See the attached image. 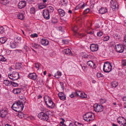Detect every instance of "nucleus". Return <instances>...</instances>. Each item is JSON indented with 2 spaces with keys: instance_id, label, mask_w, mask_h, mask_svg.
<instances>
[{
  "instance_id": "f257e3e1",
  "label": "nucleus",
  "mask_w": 126,
  "mask_h": 126,
  "mask_svg": "<svg viewBox=\"0 0 126 126\" xmlns=\"http://www.w3.org/2000/svg\"><path fill=\"white\" fill-rule=\"evenodd\" d=\"M24 106L23 102L19 101L14 103L12 106V108L15 111L21 112L23 110Z\"/></svg>"
},
{
  "instance_id": "f03ea898",
  "label": "nucleus",
  "mask_w": 126,
  "mask_h": 126,
  "mask_svg": "<svg viewBox=\"0 0 126 126\" xmlns=\"http://www.w3.org/2000/svg\"><path fill=\"white\" fill-rule=\"evenodd\" d=\"M44 98L45 102L49 108H54L55 104L52 101L50 97L48 96H46Z\"/></svg>"
},
{
  "instance_id": "7ed1b4c3",
  "label": "nucleus",
  "mask_w": 126,
  "mask_h": 126,
  "mask_svg": "<svg viewBox=\"0 0 126 126\" xmlns=\"http://www.w3.org/2000/svg\"><path fill=\"white\" fill-rule=\"evenodd\" d=\"M84 119L87 122L92 120L94 119V115L92 113L89 112L86 113L83 116Z\"/></svg>"
},
{
  "instance_id": "20e7f679",
  "label": "nucleus",
  "mask_w": 126,
  "mask_h": 126,
  "mask_svg": "<svg viewBox=\"0 0 126 126\" xmlns=\"http://www.w3.org/2000/svg\"><path fill=\"white\" fill-rule=\"evenodd\" d=\"M49 111H47L45 112H41L38 114V117L42 120L47 121L48 119L47 114Z\"/></svg>"
},
{
  "instance_id": "39448f33",
  "label": "nucleus",
  "mask_w": 126,
  "mask_h": 126,
  "mask_svg": "<svg viewBox=\"0 0 126 126\" xmlns=\"http://www.w3.org/2000/svg\"><path fill=\"white\" fill-rule=\"evenodd\" d=\"M112 67V66L111 63L106 62L104 65L103 70L105 72H109L111 70Z\"/></svg>"
},
{
  "instance_id": "423d86ee",
  "label": "nucleus",
  "mask_w": 126,
  "mask_h": 126,
  "mask_svg": "<svg viewBox=\"0 0 126 126\" xmlns=\"http://www.w3.org/2000/svg\"><path fill=\"white\" fill-rule=\"evenodd\" d=\"M8 77L13 80H17L19 78V75L17 72H13L12 74H8Z\"/></svg>"
},
{
  "instance_id": "0eeeda50",
  "label": "nucleus",
  "mask_w": 126,
  "mask_h": 126,
  "mask_svg": "<svg viewBox=\"0 0 126 126\" xmlns=\"http://www.w3.org/2000/svg\"><path fill=\"white\" fill-rule=\"evenodd\" d=\"M124 47L122 44H117L115 45V48L116 51L119 53H122L124 50Z\"/></svg>"
},
{
  "instance_id": "6e6552de",
  "label": "nucleus",
  "mask_w": 126,
  "mask_h": 126,
  "mask_svg": "<svg viewBox=\"0 0 126 126\" xmlns=\"http://www.w3.org/2000/svg\"><path fill=\"white\" fill-rule=\"evenodd\" d=\"M94 110L97 112H101L103 110V106L99 105L97 104H95L94 107Z\"/></svg>"
},
{
  "instance_id": "1a4fd4ad",
  "label": "nucleus",
  "mask_w": 126,
  "mask_h": 126,
  "mask_svg": "<svg viewBox=\"0 0 126 126\" xmlns=\"http://www.w3.org/2000/svg\"><path fill=\"white\" fill-rule=\"evenodd\" d=\"M117 122L121 126H123V125L126 124V120L125 119L122 117H118L117 119Z\"/></svg>"
},
{
  "instance_id": "9d476101",
  "label": "nucleus",
  "mask_w": 126,
  "mask_h": 126,
  "mask_svg": "<svg viewBox=\"0 0 126 126\" xmlns=\"http://www.w3.org/2000/svg\"><path fill=\"white\" fill-rule=\"evenodd\" d=\"M8 110L6 108H4L1 110L0 111V116L2 118L5 117L8 113Z\"/></svg>"
},
{
  "instance_id": "9b49d317",
  "label": "nucleus",
  "mask_w": 126,
  "mask_h": 126,
  "mask_svg": "<svg viewBox=\"0 0 126 126\" xmlns=\"http://www.w3.org/2000/svg\"><path fill=\"white\" fill-rule=\"evenodd\" d=\"M84 94V93L79 91H76L75 92L72 93L70 95V96L71 98L75 97L76 95L80 97L81 94Z\"/></svg>"
},
{
  "instance_id": "f8f14e48",
  "label": "nucleus",
  "mask_w": 126,
  "mask_h": 126,
  "mask_svg": "<svg viewBox=\"0 0 126 126\" xmlns=\"http://www.w3.org/2000/svg\"><path fill=\"white\" fill-rule=\"evenodd\" d=\"M110 3L111 4V7L112 9H118L119 6L116 1V0H112L111 1Z\"/></svg>"
},
{
  "instance_id": "ddd939ff",
  "label": "nucleus",
  "mask_w": 126,
  "mask_h": 126,
  "mask_svg": "<svg viewBox=\"0 0 126 126\" xmlns=\"http://www.w3.org/2000/svg\"><path fill=\"white\" fill-rule=\"evenodd\" d=\"M78 29V28L76 26H74V27L72 28V30L74 32V35L77 37H79V36L83 37L84 36V34H80L77 32V30Z\"/></svg>"
},
{
  "instance_id": "4468645a",
  "label": "nucleus",
  "mask_w": 126,
  "mask_h": 126,
  "mask_svg": "<svg viewBox=\"0 0 126 126\" xmlns=\"http://www.w3.org/2000/svg\"><path fill=\"white\" fill-rule=\"evenodd\" d=\"M90 48L92 51H96L98 49V45L97 44H92L90 45Z\"/></svg>"
},
{
  "instance_id": "2eb2a0df",
  "label": "nucleus",
  "mask_w": 126,
  "mask_h": 126,
  "mask_svg": "<svg viewBox=\"0 0 126 126\" xmlns=\"http://www.w3.org/2000/svg\"><path fill=\"white\" fill-rule=\"evenodd\" d=\"M43 15L44 18L46 19H48L50 18L49 13L47 10H44L43 12Z\"/></svg>"
},
{
  "instance_id": "dca6fc26",
  "label": "nucleus",
  "mask_w": 126,
  "mask_h": 126,
  "mask_svg": "<svg viewBox=\"0 0 126 126\" xmlns=\"http://www.w3.org/2000/svg\"><path fill=\"white\" fill-rule=\"evenodd\" d=\"M26 5V2L25 1H21L19 2L18 4V8L22 9Z\"/></svg>"
},
{
  "instance_id": "f3484780",
  "label": "nucleus",
  "mask_w": 126,
  "mask_h": 126,
  "mask_svg": "<svg viewBox=\"0 0 126 126\" xmlns=\"http://www.w3.org/2000/svg\"><path fill=\"white\" fill-rule=\"evenodd\" d=\"M28 77L30 79L35 80L36 79L37 76L36 74L34 73H30Z\"/></svg>"
},
{
  "instance_id": "a211bd4d",
  "label": "nucleus",
  "mask_w": 126,
  "mask_h": 126,
  "mask_svg": "<svg viewBox=\"0 0 126 126\" xmlns=\"http://www.w3.org/2000/svg\"><path fill=\"white\" fill-rule=\"evenodd\" d=\"M87 64L88 65L92 68L94 69L96 67V65L94 63L91 61H90L87 62Z\"/></svg>"
},
{
  "instance_id": "6ab92c4d",
  "label": "nucleus",
  "mask_w": 126,
  "mask_h": 126,
  "mask_svg": "<svg viewBox=\"0 0 126 126\" xmlns=\"http://www.w3.org/2000/svg\"><path fill=\"white\" fill-rule=\"evenodd\" d=\"M86 4L84 2H82L80 4L78 5L76 8V9H83L85 6Z\"/></svg>"
},
{
  "instance_id": "aec40b11",
  "label": "nucleus",
  "mask_w": 126,
  "mask_h": 126,
  "mask_svg": "<svg viewBox=\"0 0 126 126\" xmlns=\"http://www.w3.org/2000/svg\"><path fill=\"white\" fill-rule=\"evenodd\" d=\"M41 42L42 45L44 46H47L48 45L49 42L48 40L46 39H42L41 40Z\"/></svg>"
},
{
  "instance_id": "412c9836",
  "label": "nucleus",
  "mask_w": 126,
  "mask_h": 126,
  "mask_svg": "<svg viewBox=\"0 0 126 126\" xmlns=\"http://www.w3.org/2000/svg\"><path fill=\"white\" fill-rule=\"evenodd\" d=\"M58 95L61 99L63 100L65 99L66 98L65 95L62 92L59 93L58 94Z\"/></svg>"
},
{
  "instance_id": "4be33fe9",
  "label": "nucleus",
  "mask_w": 126,
  "mask_h": 126,
  "mask_svg": "<svg viewBox=\"0 0 126 126\" xmlns=\"http://www.w3.org/2000/svg\"><path fill=\"white\" fill-rule=\"evenodd\" d=\"M63 53L64 54H66L68 55H71L72 54V53L71 52V50L69 49H66L64 50L63 51Z\"/></svg>"
},
{
  "instance_id": "5701e85b",
  "label": "nucleus",
  "mask_w": 126,
  "mask_h": 126,
  "mask_svg": "<svg viewBox=\"0 0 126 126\" xmlns=\"http://www.w3.org/2000/svg\"><path fill=\"white\" fill-rule=\"evenodd\" d=\"M107 12V9L106 8H102L99 10V13L101 14H103Z\"/></svg>"
},
{
  "instance_id": "b1692460",
  "label": "nucleus",
  "mask_w": 126,
  "mask_h": 126,
  "mask_svg": "<svg viewBox=\"0 0 126 126\" xmlns=\"http://www.w3.org/2000/svg\"><path fill=\"white\" fill-rule=\"evenodd\" d=\"M58 11L61 16H63L65 14V13L64 11L61 9H59Z\"/></svg>"
},
{
  "instance_id": "393cba45",
  "label": "nucleus",
  "mask_w": 126,
  "mask_h": 126,
  "mask_svg": "<svg viewBox=\"0 0 126 126\" xmlns=\"http://www.w3.org/2000/svg\"><path fill=\"white\" fill-rule=\"evenodd\" d=\"M13 93L15 94H18L20 93L21 89L19 88H17L14 89L13 90Z\"/></svg>"
},
{
  "instance_id": "a878e982",
  "label": "nucleus",
  "mask_w": 126,
  "mask_h": 126,
  "mask_svg": "<svg viewBox=\"0 0 126 126\" xmlns=\"http://www.w3.org/2000/svg\"><path fill=\"white\" fill-rule=\"evenodd\" d=\"M17 16L18 19L23 20L24 18V15L22 13H19L17 14Z\"/></svg>"
},
{
  "instance_id": "bb28decb",
  "label": "nucleus",
  "mask_w": 126,
  "mask_h": 126,
  "mask_svg": "<svg viewBox=\"0 0 126 126\" xmlns=\"http://www.w3.org/2000/svg\"><path fill=\"white\" fill-rule=\"evenodd\" d=\"M21 40L20 37L17 35L14 38V41L16 43H19Z\"/></svg>"
},
{
  "instance_id": "cd10ccee",
  "label": "nucleus",
  "mask_w": 126,
  "mask_h": 126,
  "mask_svg": "<svg viewBox=\"0 0 126 126\" xmlns=\"http://www.w3.org/2000/svg\"><path fill=\"white\" fill-rule=\"evenodd\" d=\"M22 64L21 63H16L15 65V68L16 69H19L22 68Z\"/></svg>"
},
{
  "instance_id": "c85d7f7f",
  "label": "nucleus",
  "mask_w": 126,
  "mask_h": 126,
  "mask_svg": "<svg viewBox=\"0 0 126 126\" xmlns=\"http://www.w3.org/2000/svg\"><path fill=\"white\" fill-rule=\"evenodd\" d=\"M118 85V83L116 81H114L111 83V85L112 87L115 88Z\"/></svg>"
},
{
  "instance_id": "c756f323",
  "label": "nucleus",
  "mask_w": 126,
  "mask_h": 126,
  "mask_svg": "<svg viewBox=\"0 0 126 126\" xmlns=\"http://www.w3.org/2000/svg\"><path fill=\"white\" fill-rule=\"evenodd\" d=\"M61 75V73L58 71L55 74L54 76L56 78H60Z\"/></svg>"
},
{
  "instance_id": "7c9ffc66",
  "label": "nucleus",
  "mask_w": 126,
  "mask_h": 126,
  "mask_svg": "<svg viewBox=\"0 0 126 126\" xmlns=\"http://www.w3.org/2000/svg\"><path fill=\"white\" fill-rule=\"evenodd\" d=\"M0 3L6 5L9 3L8 0H0Z\"/></svg>"
},
{
  "instance_id": "2f4dec72",
  "label": "nucleus",
  "mask_w": 126,
  "mask_h": 126,
  "mask_svg": "<svg viewBox=\"0 0 126 126\" xmlns=\"http://www.w3.org/2000/svg\"><path fill=\"white\" fill-rule=\"evenodd\" d=\"M46 10H47L49 13L52 12L54 10L53 8L51 6H49L47 7V9Z\"/></svg>"
},
{
  "instance_id": "473e14b6",
  "label": "nucleus",
  "mask_w": 126,
  "mask_h": 126,
  "mask_svg": "<svg viewBox=\"0 0 126 126\" xmlns=\"http://www.w3.org/2000/svg\"><path fill=\"white\" fill-rule=\"evenodd\" d=\"M6 41V38L5 37H2L0 38V42L2 44L4 43Z\"/></svg>"
},
{
  "instance_id": "72a5a7b5",
  "label": "nucleus",
  "mask_w": 126,
  "mask_h": 126,
  "mask_svg": "<svg viewBox=\"0 0 126 126\" xmlns=\"http://www.w3.org/2000/svg\"><path fill=\"white\" fill-rule=\"evenodd\" d=\"M3 83L6 86H8L11 85L10 81L7 80H4Z\"/></svg>"
},
{
  "instance_id": "f704fd0d",
  "label": "nucleus",
  "mask_w": 126,
  "mask_h": 126,
  "mask_svg": "<svg viewBox=\"0 0 126 126\" xmlns=\"http://www.w3.org/2000/svg\"><path fill=\"white\" fill-rule=\"evenodd\" d=\"M124 39L123 41V44L125 47H126V35H125Z\"/></svg>"
},
{
  "instance_id": "c9c22d12",
  "label": "nucleus",
  "mask_w": 126,
  "mask_h": 126,
  "mask_svg": "<svg viewBox=\"0 0 126 126\" xmlns=\"http://www.w3.org/2000/svg\"><path fill=\"white\" fill-rule=\"evenodd\" d=\"M4 28L2 27H0V34H3L4 33Z\"/></svg>"
},
{
  "instance_id": "e433bc0d",
  "label": "nucleus",
  "mask_w": 126,
  "mask_h": 126,
  "mask_svg": "<svg viewBox=\"0 0 126 126\" xmlns=\"http://www.w3.org/2000/svg\"><path fill=\"white\" fill-rule=\"evenodd\" d=\"M6 60V59L3 56L0 55V61L2 62H5Z\"/></svg>"
},
{
  "instance_id": "4c0bfd02",
  "label": "nucleus",
  "mask_w": 126,
  "mask_h": 126,
  "mask_svg": "<svg viewBox=\"0 0 126 126\" xmlns=\"http://www.w3.org/2000/svg\"><path fill=\"white\" fill-rule=\"evenodd\" d=\"M11 84L14 87L17 86L18 85V84L16 83L13 81H10Z\"/></svg>"
},
{
  "instance_id": "58836bf2",
  "label": "nucleus",
  "mask_w": 126,
  "mask_h": 126,
  "mask_svg": "<svg viewBox=\"0 0 126 126\" xmlns=\"http://www.w3.org/2000/svg\"><path fill=\"white\" fill-rule=\"evenodd\" d=\"M16 46V45L15 43L13 42L11 43L10 47L12 48H15Z\"/></svg>"
},
{
  "instance_id": "ea45409f",
  "label": "nucleus",
  "mask_w": 126,
  "mask_h": 126,
  "mask_svg": "<svg viewBox=\"0 0 126 126\" xmlns=\"http://www.w3.org/2000/svg\"><path fill=\"white\" fill-rule=\"evenodd\" d=\"M46 7V6L45 5H39L38 6V7L39 9H42Z\"/></svg>"
},
{
  "instance_id": "a19ab883",
  "label": "nucleus",
  "mask_w": 126,
  "mask_h": 126,
  "mask_svg": "<svg viewBox=\"0 0 126 126\" xmlns=\"http://www.w3.org/2000/svg\"><path fill=\"white\" fill-rule=\"evenodd\" d=\"M18 115L19 118H22L24 117L25 114L22 113H19Z\"/></svg>"
},
{
  "instance_id": "79ce46f5",
  "label": "nucleus",
  "mask_w": 126,
  "mask_h": 126,
  "mask_svg": "<svg viewBox=\"0 0 126 126\" xmlns=\"http://www.w3.org/2000/svg\"><path fill=\"white\" fill-rule=\"evenodd\" d=\"M109 36H106L103 38V40L104 41H107L109 39Z\"/></svg>"
},
{
  "instance_id": "37998d69",
  "label": "nucleus",
  "mask_w": 126,
  "mask_h": 126,
  "mask_svg": "<svg viewBox=\"0 0 126 126\" xmlns=\"http://www.w3.org/2000/svg\"><path fill=\"white\" fill-rule=\"evenodd\" d=\"M30 12L31 13H34L35 12V9L33 7L31 8L30 10Z\"/></svg>"
},
{
  "instance_id": "c03bdc74",
  "label": "nucleus",
  "mask_w": 126,
  "mask_h": 126,
  "mask_svg": "<svg viewBox=\"0 0 126 126\" xmlns=\"http://www.w3.org/2000/svg\"><path fill=\"white\" fill-rule=\"evenodd\" d=\"M75 124L76 126H83V124L79 122H75Z\"/></svg>"
},
{
  "instance_id": "a18cd8bd",
  "label": "nucleus",
  "mask_w": 126,
  "mask_h": 126,
  "mask_svg": "<svg viewBox=\"0 0 126 126\" xmlns=\"http://www.w3.org/2000/svg\"><path fill=\"white\" fill-rule=\"evenodd\" d=\"M80 97L82 98H86L87 97V94L84 93V94H81Z\"/></svg>"
},
{
  "instance_id": "49530a36",
  "label": "nucleus",
  "mask_w": 126,
  "mask_h": 126,
  "mask_svg": "<svg viewBox=\"0 0 126 126\" xmlns=\"http://www.w3.org/2000/svg\"><path fill=\"white\" fill-rule=\"evenodd\" d=\"M100 102L101 104H103L105 103L106 102V100L104 99H101L100 100Z\"/></svg>"
},
{
  "instance_id": "de8ad7c7",
  "label": "nucleus",
  "mask_w": 126,
  "mask_h": 126,
  "mask_svg": "<svg viewBox=\"0 0 126 126\" xmlns=\"http://www.w3.org/2000/svg\"><path fill=\"white\" fill-rule=\"evenodd\" d=\"M90 3L91 6L92 5L93 7V6L95 3L94 0H90Z\"/></svg>"
},
{
  "instance_id": "09e8293b",
  "label": "nucleus",
  "mask_w": 126,
  "mask_h": 126,
  "mask_svg": "<svg viewBox=\"0 0 126 126\" xmlns=\"http://www.w3.org/2000/svg\"><path fill=\"white\" fill-rule=\"evenodd\" d=\"M58 22V21L57 19H53L52 20V22L53 24H55L57 23Z\"/></svg>"
},
{
  "instance_id": "8fccbe9b",
  "label": "nucleus",
  "mask_w": 126,
  "mask_h": 126,
  "mask_svg": "<svg viewBox=\"0 0 126 126\" xmlns=\"http://www.w3.org/2000/svg\"><path fill=\"white\" fill-rule=\"evenodd\" d=\"M89 11V8H87L84 11V14H86Z\"/></svg>"
},
{
  "instance_id": "3c124183",
  "label": "nucleus",
  "mask_w": 126,
  "mask_h": 126,
  "mask_svg": "<svg viewBox=\"0 0 126 126\" xmlns=\"http://www.w3.org/2000/svg\"><path fill=\"white\" fill-rule=\"evenodd\" d=\"M31 36L32 38H34L37 37L38 35L36 33H34L33 34H31Z\"/></svg>"
},
{
  "instance_id": "603ef678",
  "label": "nucleus",
  "mask_w": 126,
  "mask_h": 126,
  "mask_svg": "<svg viewBox=\"0 0 126 126\" xmlns=\"http://www.w3.org/2000/svg\"><path fill=\"white\" fill-rule=\"evenodd\" d=\"M97 34L98 36L100 37L102 35L103 33L102 32H100L97 33Z\"/></svg>"
},
{
  "instance_id": "864d4df0",
  "label": "nucleus",
  "mask_w": 126,
  "mask_h": 126,
  "mask_svg": "<svg viewBox=\"0 0 126 126\" xmlns=\"http://www.w3.org/2000/svg\"><path fill=\"white\" fill-rule=\"evenodd\" d=\"M122 64L124 66H126V60H123L122 62Z\"/></svg>"
},
{
  "instance_id": "5fc2aeb1",
  "label": "nucleus",
  "mask_w": 126,
  "mask_h": 126,
  "mask_svg": "<svg viewBox=\"0 0 126 126\" xmlns=\"http://www.w3.org/2000/svg\"><path fill=\"white\" fill-rule=\"evenodd\" d=\"M97 76L98 77H102L103 76V75L100 73H97Z\"/></svg>"
},
{
  "instance_id": "6e6d98bb",
  "label": "nucleus",
  "mask_w": 126,
  "mask_h": 126,
  "mask_svg": "<svg viewBox=\"0 0 126 126\" xmlns=\"http://www.w3.org/2000/svg\"><path fill=\"white\" fill-rule=\"evenodd\" d=\"M60 83L62 90H63L64 89V87L63 84V82H60Z\"/></svg>"
},
{
  "instance_id": "4d7b16f0",
  "label": "nucleus",
  "mask_w": 126,
  "mask_h": 126,
  "mask_svg": "<svg viewBox=\"0 0 126 126\" xmlns=\"http://www.w3.org/2000/svg\"><path fill=\"white\" fill-rule=\"evenodd\" d=\"M24 49L26 50H29V48L27 46H25L24 47Z\"/></svg>"
},
{
  "instance_id": "13d9d810",
  "label": "nucleus",
  "mask_w": 126,
  "mask_h": 126,
  "mask_svg": "<svg viewBox=\"0 0 126 126\" xmlns=\"http://www.w3.org/2000/svg\"><path fill=\"white\" fill-rule=\"evenodd\" d=\"M27 1L29 3H30L33 2L34 1V0H27Z\"/></svg>"
},
{
  "instance_id": "bf43d9fd",
  "label": "nucleus",
  "mask_w": 126,
  "mask_h": 126,
  "mask_svg": "<svg viewBox=\"0 0 126 126\" xmlns=\"http://www.w3.org/2000/svg\"><path fill=\"white\" fill-rule=\"evenodd\" d=\"M35 67L37 68H38L39 67V65L37 63L35 64Z\"/></svg>"
},
{
  "instance_id": "052dcab7",
  "label": "nucleus",
  "mask_w": 126,
  "mask_h": 126,
  "mask_svg": "<svg viewBox=\"0 0 126 126\" xmlns=\"http://www.w3.org/2000/svg\"><path fill=\"white\" fill-rule=\"evenodd\" d=\"M88 34H92L94 33V32H87Z\"/></svg>"
},
{
  "instance_id": "680f3d73",
  "label": "nucleus",
  "mask_w": 126,
  "mask_h": 126,
  "mask_svg": "<svg viewBox=\"0 0 126 126\" xmlns=\"http://www.w3.org/2000/svg\"><path fill=\"white\" fill-rule=\"evenodd\" d=\"M88 56L87 55H84L83 56V57H84L85 58H88Z\"/></svg>"
},
{
  "instance_id": "e2e57ef3",
  "label": "nucleus",
  "mask_w": 126,
  "mask_h": 126,
  "mask_svg": "<svg viewBox=\"0 0 126 126\" xmlns=\"http://www.w3.org/2000/svg\"><path fill=\"white\" fill-rule=\"evenodd\" d=\"M122 99L124 101H126V96L122 98Z\"/></svg>"
},
{
  "instance_id": "0e129e2a",
  "label": "nucleus",
  "mask_w": 126,
  "mask_h": 126,
  "mask_svg": "<svg viewBox=\"0 0 126 126\" xmlns=\"http://www.w3.org/2000/svg\"><path fill=\"white\" fill-rule=\"evenodd\" d=\"M82 69L83 70H84L85 69V66H82Z\"/></svg>"
},
{
  "instance_id": "69168bd1",
  "label": "nucleus",
  "mask_w": 126,
  "mask_h": 126,
  "mask_svg": "<svg viewBox=\"0 0 126 126\" xmlns=\"http://www.w3.org/2000/svg\"><path fill=\"white\" fill-rule=\"evenodd\" d=\"M124 108H126V102L124 103Z\"/></svg>"
},
{
  "instance_id": "338daca9",
  "label": "nucleus",
  "mask_w": 126,
  "mask_h": 126,
  "mask_svg": "<svg viewBox=\"0 0 126 126\" xmlns=\"http://www.w3.org/2000/svg\"><path fill=\"white\" fill-rule=\"evenodd\" d=\"M69 126H74L73 124L72 123H70L69 125Z\"/></svg>"
},
{
  "instance_id": "774afa93",
  "label": "nucleus",
  "mask_w": 126,
  "mask_h": 126,
  "mask_svg": "<svg viewBox=\"0 0 126 126\" xmlns=\"http://www.w3.org/2000/svg\"><path fill=\"white\" fill-rule=\"evenodd\" d=\"M68 12L70 13H72V12L71 10H69L68 11Z\"/></svg>"
}]
</instances>
